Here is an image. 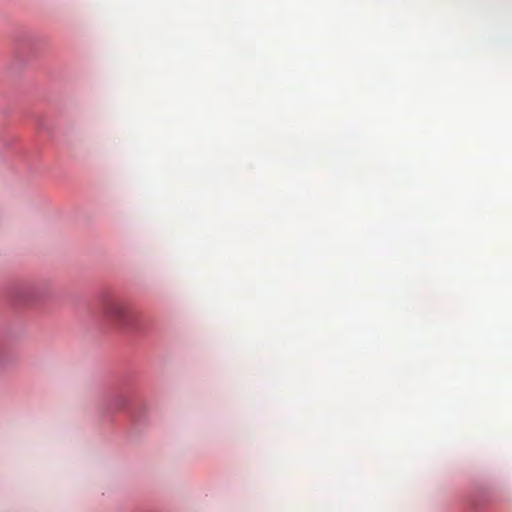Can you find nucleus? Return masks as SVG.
Here are the masks:
<instances>
[{
	"instance_id": "1",
	"label": "nucleus",
	"mask_w": 512,
	"mask_h": 512,
	"mask_svg": "<svg viewBox=\"0 0 512 512\" xmlns=\"http://www.w3.org/2000/svg\"><path fill=\"white\" fill-rule=\"evenodd\" d=\"M101 312L103 317L118 325H126L129 322V305L122 300H105Z\"/></svg>"
}]
</instances>
